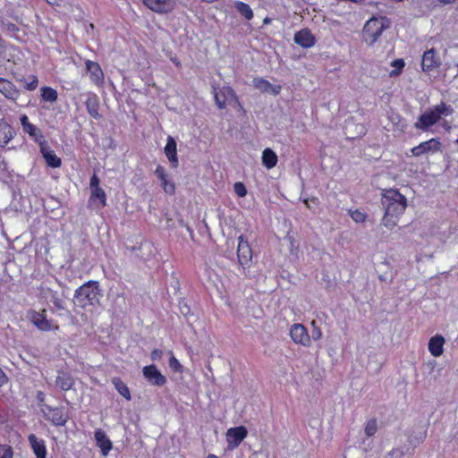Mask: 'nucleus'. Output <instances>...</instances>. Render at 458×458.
I'll list each match as a JSON object with an SVG mask.
<instances>
[{"mask_svg":"<svg viewBox=\"0 0 458 458\" xmlns=\"http://www.w3.org/2000/svg\"><path fill=\"white\" fill-rule=\"evenodd\" d=\"M206 458H219L217 455L209 454Z\"/></svg>","mask_w":458,"mask_h":458,"instance_id":"53","label":"nucleus"},{"mask_svg":"<svg viewBox=\"0 0 458 458\" xmlns=\"http://www.w3.org/2000/svg\"><path fill=\"white\" fill-rule=\"evenodd\" d=\"M15 135L13 126L4 118L0 119V147H6Z\"/></svg>","mask_w":458,"mask_h":458,"instance_id":"18","label":"nucleus"},{"mask_svg":"<svg viewBox=\"0 0 458 458\" xmlns=\"http://www.w3.org/2000/svg\"><path fill=\"white\" fill-rule=\"evenodd\" d=\"M215 100L218 107L221 109L225 108L232 100H234L240 108L243 109L234 90L229 86H224L219 89V90L215 93Z\"/></svg>","mask_w":458,"mask_h":458,"instance_id":"11","label":"nucleus"},{"mask_svg":"<svg viewBox=\"0 0 458 458\" xmlns=\"http://www.w3.org/2000/svg\"><path fill=\"white\" fill-rule=\"evenodd\" d=\"M44 397H45V395H44L43 392L38 393L37 398L39 402H42L44 400Z\"/></svg>","mask_w":458,"mask_h":458,"instance_id":"51","label":"nucleus"},{"mask_svg":"<svg viewBox=\"0 0 458 458\" xmlns=\"http://www.w3.org/2000/svg\"><path fill=\"white\" fill-rule=\"evenodd\" d=\"M142 375L151 386L161 387L167 383L166 377L154 364L144 366Z\"/></svg>","mask_w":458,"mask_h":458,"instance_id":"9","label":"nucleus"},{"mask_svg":"<svg viewBox=\"0 0 458 458\" xmlns=\"http://www.w3.org/2000/svg\"><path fill=\"white\" fill-rule=\"evenodd\" d=\"M391 65L394 67V70L390 72V76H394L401 72V58L394 60Z\"/></svg>","mask_w":458,"mask_h":458,"instance_id":"45","label":"nucleus"},{"mask_svg":"<svg viewBox=\"0 0 458 458\" xmlns=\"http://www.w3.org/2000/svg\"><path fill=\"white\" fill-rule=\"evenodd\" d=\"M97 445L100 448L103 455H107L111 451L113 445L111 440L107 437L104 430L98 428L94 434Z\"/></svg>","mask_w":458,"mask_h":458,"instance_id":"29","label":"nucleus"},{"mask_svg":"<svg viewBox=\"0 0 458 458\" xmlns=\"http://www.w3.org/2000/svg\"><path fill=\"white\" fill-rule=\"evenodd\" d=\"M261 160H262V165L267 169H272L276 165V164L278 162V157L274 150H272L269 148H267L262 152Z\"/></svg>","mask_w":458,"mask_h":458,"instance_id":"32","label":"nucleus"},{"mask_svg":"<svg viewBox=\"0 0 458 458\" xmlns=\"http://www.w3.org/2000/svg\"><path fill=\"white\" fill-rule=\"evenodd\" d=\"M453 114V108L444 103L435 106L420 115L415 123L417 128L427 129L435 124L442 116H448Z\"/></svg>","mask_w":458,"mask_h":458,"instance_id":"4","label":"nucleus"},{"mask_svg":"<svg viewBox=\"0 0 458 458\" xmlns=\"http://www.w3.org/2000/svg\"><path fill=\"white\" fill-rule=\"evenodd\" d=\"M439 59L436 56L435 51L430 49L424 53L422 57V69L426 72H432L435 68L439 65Z\"/></svg>","mask_w":458,"mask_h":458,"instance_id":"30","label":"nucleus"},{"mask_svg":"<svg viewBox=\"0 0 458 458\" xmlns=\"http://www.w3.org/2000/svg\"><path fill=\"white\" fill-rule=\"evenodd\" d=\"M442 151V143L437 139H430L429 140L421 142L419 146L411 148V153L418 157L423 154L433 155Z\"/></svg>","mask_w":458,"mask_h":458,"instance_id":"15","label":"nucleus"},{"mask_svg":"<svg viewBox=\"0 0 458 458\" xmlns=\"http://www.w3.org/2000/svg\"><path fill=\"white\" fill-rule=\"evenodd\" d=\"M164 151L171 166L173 168H177L179 165L177 145L175 140L172 136L167 137Z\"/></svg>","mask_w":458,"mask_h":458,"instance_id":"16","label":"nucleus"},{"mask_svg":"<svg viewBox=\"0 0 458 458\" xmlns=\"http://www.w3.org/2000/svg\"><path fill=\"white\" fill-rule=\"evenodd\" d=\"M28 441L36 458H47L45 440L38 438L35 434H30L28 436Z\"/></svg>","mask_w":458,"mask_h":458,"instance_id":"17","label":"nucleus"},{"mask_svg":"<svg viewBox=\"0 0 458 458\" xmlns=\"http://www.w3.org/2000/svg\"><path fill=\"white\" fill-rule=\"evenodd\" d=\"M85 106H86L87 112L92 118H94L96 120H98L101 118L102 115L99 113L100 102H99V98L98 97L97 94L89 93L87 99L85 101Z\"/></svg>","mask_w":458,"mask_h":458,"instance_id":"19","label":"nucleus"},{"mask_svg":"<svg viewBox=\"0 0 458 458\" xmlns=\"http://www.w3.org/2000/svg\"><path fill=\"white\" fill-rule=\"evenodd\" d=\"M253 252L250 242L244 237V235H240L238 237L237 259L239 265L242 267L244 272L250 267Z\"/></svg>","mask_w":458,"mask_h":458,"instance_id":"6","label":"nucleus"},{"mask_svg":"<svg viewBox=\"0 0 458 458\" xmlns=\"http://www.w3.org/2000/svg\"><path fill=\"white\" fill-rule=\"evenodd\" d=\"M281 89H282L281 85H273L272 84V88H269L268 92H271L273 95L276 96L281 92Z\"/></svg>","mask_w":458,"mask_h":458,"instance_id":"48","label":"nucleus"},{"mask_svg":"<svg viewBox=\"0 0 458 458\" xmlns=\"http://www.w3.org/2000/svg\"><path fill=\"white\" fill-rule=\"evenodd\" d=\"M247 435V428L243 426H239L229 428L226 433V437L230 444H233L234 446H237L243 441Z\"/></svg>","mask_w":458,"mask_h":458,"instance_id":"22","label":"nucleus"},{"mask_svg":"<svg viewBox=\"0 0 458 458\" xmlns=\"http://www.w3.org/2000/svg\"><path fill=\"white\" fill-rule=\"evenodd\" d=\"M29 81L25 82L24 88L27 90H35L38 86V79L36 75H30L29 77Z\"/></svg>","mask_w":458,"mask_h":458,"instance_id":"40","label":"nucleus"},{"mask_svg":"<svg viewBox=\"0 0 458 458\" xmlns=\"http://www.w3.org/2000/svg\"><path fill=\"white\" fill-rule=\"evenodd\" d=\"M40 98L41 101L44 102H49V103H55L57 101L58 98V93L57 91L48 86H44L40 89Z\"/></svg>","mask_w":458,"mask_h":458,"instance_id":"34","label":"nucleus"},{"mask_svg":"<svg viewBox=\"0 0 458 458\" xmlns=\"http://www.w3.org/2000/svg\"><path fill=\"white\" fill-rule=\"evenodd\" d=\"M0 22L3 28H4L9 32L15 33L20 30L17 25H15L13 22L5 21L4 19H2Z\"/></svg>","mask_w":458,"mask_h":458,"instance_id":"43","label":"nucleus"},{"mask_svg":"<svg viewBox=\"0 0 458 458\" xmlns=\"http://www.w3.org/2000/svg\"><path fill=\"white\" fill-rule=\"evenodd\" d=\"M381 195L382 205L385 208L382 225L392 230L397 226L400 220L401 193L397 189H384Z\"/></svg>","mask_w":458,"mask_h":458,"instance_id":"1","label":"nucleus"},{"mask_svg":"<svg viewBox=\"0 0 458 458\" xmlns=\"http://www.w3.org/2000/svg\"><path fill=\"white\" fill-rule=\"evenodd\" d=\"M99 184H100V179L98 178V176L96 174H94L91 176L90 181H89V188H90V190L101 188L99 186Z\"/></svg>","mask_w":458,"mask_h":458,"instance_id":"46","label":"nucleus"},{"mask_svg":"<svg viewBox=\"0 0 458 458\" xmlns=\"http://www.w3.org/2000/svg\"><path fill=\"white\" fill-rule=\"evenodd\" d=\"M163 351L161 349H154L150 352V359L152 360H159L163 357Z\"/></svg>","mask_w":458,"mask_h":458,"instance_id":"47","label":"nucleus"},{"mask_svg":"<svg viewBox=\"0 0 458 458\" xmlns=\"http://www.w3.org/2000/svg\"><path fill=\"white\" fill-rule=\"evenodd\" d=\"M294 42L304 48H310L315 45L316 38L310 30L303 29L294 34Z\"/></svg>","mask_w":458,"mask_h":458,"instance_id":"20","label":"nucleus"},{"mask_svg":"<svg viewBox=\"0 0 458 458\" xmlns=\"http://www.w3.org/2000/svg\"><path fill=\"white\" fill-rule=\"evenodd\" d=\"M20 122L24 133L28 134L30 140L38 143V146L43 145L46 141L42 131L35 124L30 122L27 114H23L20 117Z\"/></svg>","mask_w":458,"mask_h":458,"instance_id":"8","label":"nucleus"},{"mask_svg":"<svg viewBox=\"0 0 458 458\" xmlns=\"http://www.w3.org/2000/svg\"><path fill=\"white\" fill-rule=\"evenodd\" d=\"M20 49L11 44L6 43L4 39L0 38V64L5 63L16 64L20 59Z\"/></svg>","mask_w":458,"mask_h":458,"instance_id":"10","label":"nucleus"},{"mask_svg":"<svg viewBox=\"0 0 458 458\" xmlns=\"http://www.w3.org/2000/svg\"><path fill=\"white\" fill-rule=\"evenodd\" d=\"M142 4L157 13H168L174 10L175 0H142Z\"/></svg>","mask_w":458,"mask_h":458,"instance_id":"12","label":"nucleus"},{"mask_svg":"<svg viewBox=\"0 0 458 458\" xmlns=\"http://www.w3.org/2000/svg\"><path fill=\"white\" fill-rule=\"evenodd\" d=\"M8 378L4 372L0 369V387L3 386L6 382Z\"/></svg>","mask_w":458,"mask_h":458,"instance_id":"49","label":"nucleus"},{"mask_svg":"<svg viewBox=\"0 0 458 458\" xmlns=\"http://www.w3.org/2000/svg\"><path fill=\"white\" fill-rule=\"evenodd\" d=\"M169 366L174 371H181L182 369L181 363L174 355L169 359Z\"/></svg>","mask_w":458,"mask_h":458,"instance_id":"44","label":"nucleus"},{"mask_svg":"<svg viewBox=\"0 0 458 458\" xmlns=\"http://www.w3.org/2000/svg\"><path fill=\"white\" fill-rule=\"evenodd\" d=\"M311 326V335L312 338L317 341L319 340L322 337V332L320 327H318L316 320H312L310 323Z\"/></svg>","mask_w":458,"mask_h":458,"instance_id":"41","label":"nucleus"},{"mask_svg":"<svg viewBox=\"0 0 458 458\" xmlns=\"http://www.w3.org/2000/svg\"><path fill=\"white\" fill-rule=\"evenodd\" d=\"M75 385L73 377L67 371H58L55 386L64 392L71 390Z\"/></svg>","mask_w":458,"mask_h":458,"instance_id":"26","label":"nucleus"},{"mask_svg":"<svg viewBox=\"0 0 458 458\" xmlns=\"http://www.w3.org/2000/svg\"><path fill=\"white\" fill-rule=\"evenodd\" d=\"M438 1L446 4L454 3L455 0H438Z\"/></svg>","mask_w":458,"mask_h":458,"instance_id":"52","label":"nucleus"},{"mask_svg":"<svg viewBox=\"0 0 458 458\" xmlns=\"http://www.w3.org/2000/svg\"><path fill=\"white\" fill-rule=\"evenodd\" d=\"M171 61L174 63V64L177 68H182V63H181V61H180L177 57H173V58H171Z\"/></svg>","mask_w":458,"mask_h":458,"instance_id":"50","label":"nucleus"},{"mask_svg":"<svg viewBox=\"0 0 458 458\" xmlns=\"http://www.w3.org/2000/svg\"><path fill=\"white\" fill-rule=\"evenodd\" d=\"M234 192L239 197H245L247 195V189L243 182H237L233 185Z\"/></svg>","mask_w":458,"mask_h":458,"instance_id":"42","label":"nucleus"},{"mask_svg":"<svg viewBox=\"0 0 458 458\" xmlns=\"http://www.w3.org/2000/svg\"><path fill=\"white\" fill-rule=\"evenodd\" d=\"M156 176L160 180L162 188L168 194H174L175 186L174 182H169L168 175L164 166L158 165L155 169Z\"/></svg>","mask_w":458,"mask_h":458,"instance_id":"24","label":"nucleus"},{"mask_svg":"<svg viewBox=\"0 0 458 458\" xmlns=\"http://www.w3.org/2000/svg\"><path fill=\"white\" fill-rule=\"evenodd\" d=\"M377 422L376 419H370L368 420L365 426V434L367 437H372L377 433Z\"/></svg>","mask_w":458,"mask_h":458,"instance_id":"37","label":"nucleus"},{"mask_svg":"<svg viewBox=\"0 0 458 458\" xmlns=\"http://www.w3.org/2000/svg\"><path fill=\"white\" fill-rule=\"evenodd\" d=\"M39 148L48 166L53 168H58L62 165L61 158L55 155L54 150L48 148L47 142L39 146Z\"/></svg>","mask_w":458,"mask_h":458,"instance_id":"25","label":"nucleus"},{"mask_svg":"<svg viewBox=\"0 0 458 458\" xmlns=\"http://www.w3.org/2000/svg\"><path fill=\"white\" fill-rule=\"evenodd\" d=\"M41 411L45 420L50 421L54 426L63 427L69 420V412L64 406L52 407L44 404L41 407Z\"/></svg>","mask_w":458,"mask_h":458,"instance_id":"5","label":"nucleus"},{"mask_svg":"<svg viewBox=\"0 0 458 458\" xmlns=\"http://www.w3.org/2000/svg\"><path fill=\"white\" fill-rule=\"evenodd\" d=\"M40 293L43 297L49 298L50 301L57 310H62L65 309V302L59 296L56 291H54L51 288L47 287L45 284H42L40 286Z\"/></svg>","mask_w":458,"mask_h":458,"instance_id":"21","label":"nucleus"},{"mask_svg":"<svg viewBox=\"0 0 458 458\" xmlns=\"http://www.w3.org/2000/svg\"><path fill=\"white\" fill-rule=\"evenodd\" d=\"M254 87L262 92H268L269 88H272V84L266 79L255 78L253 80Z\"/></svg>","mask_w":458,"mask_h":458,"instance_id":"36","label":"nucleus"},{"mask_svg":"<svg viewBox=\"0 0 458 458\" xmlns=\"http://www.w3.org/2000/svg\"><path fill=\"white\" fill-rule=\"evenodd\" d=\"M13 450L11 445H0V458H13Z\"/></svg>","mask_w":458,"mask_h":458,"instance_id":"39","label":"nucleus"},{"mask_svg":"<svg viewBox=\"0 0 458 458\" xmlns=\"http://www.w3.org/2000/svg\"><path fill=\"white\" fill-rule=\"evenodd\" d=\"M402 200H403V208H404L406 205V199L403 196Z\"/></svg>","mask_w":458,"mask_h":458,"instance_id":"54","label":"nucleus"},{"mask_svg":"<svg viewBox=\"0 0 458 458\" xmlns=\"http://www.w3.org/2000/svg\"><path fill=\"white\" fill-rule=\"evenodd\" d=\"M30 320L40 331H57L59 329V326L55 321L47 319L46 309H42L39 311H32Z\"/></svg>","mask_w":458,"mask_h":458,"instance_id":"7","label":"nucleus"},{"mask_svg":"<svg viewBox=\"0 0 458 458\" xmlns=\"http://www.w3.org/2000/svg\"><path fill=\"white\" fill-rule=\"evenodd\" d=\"M390 21L386 17L373 16L363 26L361 36L368 46L374 45L382 35L383 31L388 29Z\"/></svg>","mask_w":458,"mask_h":458,"instance_id":"2","label":"nucleus"},{"mask_svg":"<svg viewBox=\"0 0 458 458\" xmlns=\"http://www.w3.org/2000/svg\"><path fill=\"white\" fill-rule=\"evenodd\" d=\"M445 344V339L441 335H436L432 336L428 344V352L434 357H439L444 352V344Z\"/></svg>","mask_w":458,"mask_h":458,"instance_id":"28","label":"nucleus"},{"mask_svg":"<svg viewBox=\"0 0 458 458\" xmlns=\"http://www.w3.org/2000/svg\"><path fill=\"white\" fill-rule=\"evenodd\" d=\"M290 336L292 340L297 344L308 347L311 344L308 330L302 324H293L290 328Z\"/></svg>","mask_w":458,"mask_h":458,"instance_id":"14","label":"nucleus"},{"mask_svg":"<svg viewBox=\"0 0 458 458\" xmlns=\"http://www.w3.org/2000/svg\"><path fill=\"white\" fill-rule=\"evenodd\" d=\"M100 290L98 281H88L77 288L74 293V298L78 306L86 308L96 306L99 302Z\"/></svg>","mask_w":458,"mask_h":458,"instance_id":"3","label":"nucleus"},{"mask_svg":"<svg viewBox=\"0 0 458 458\" xmlns=\"http://www.w3.org/2000/svg\"><path fill=\"white\" fill-rule=\"evenodd\" d=\"M47 2L50 3L51 4H53L54 3L51 2L50 0H47Z\"/></svg>","mask_w":458,"mask_h":458,"instance_id":"56","label":"nucleus"},{"mask_svg":"<svg viewBox=\"0 0 458 458\" xmlns=\"http://www.w3.org/2000/svg\"><path fill=\"white\" fill-rule=\"evenodd\" d=\"M426 437V430L420 428L415 431H412L408 436L409 445L406 447V451L409 452L419 445Z\"/></svg>","mask_w":458,"mask_h":458,"instance_id":"31","label":"nucleus"},{"mask_svg":"<svg viewBox=\"0 0 458 458\" xmlns=\"http://www.w3.org/2000/svg\"><path fill=\"white\" fill-rule=\"evenodd\" d=\"M0 92L8 99L17 100L20 91L16 86L7 79L0 78Z\"/></svg>","mask_w":458,"mask_h":458,"instance_id":"23","label":"nucleus"},{"mask_svg":"<svg viewBox=\"0 0 458 458\" xmlns=\"http://www.w3.org/2000/svg\"><path fill=\"white\" fill-rule=\"evenodd\" d=\"M349 213H350V216L352 217V219L356 223H363V222H365V220L367 218V214L364 212H361L359 209L349 210Z\"/></svg>","mask_w":458,"mask_h":458,"instance_id":"38","label":"nucleus"},{"mask_svg":"<svg viewBox=\"0 0 458 458\" xmlns=\"http://www.w3.org/2000/svg\"><path fill=\"white\" fill-rule=\"evenodd\" d=\"M112 384L114 385L116 391L124 397L127 401L131 400V395L127 385L118 377L112 378Z\"/></svg>","mask_w":458,"mask_h":458,"instance_id":"33","label":"nucleus"},{"mask_svg":"<svg viewBox=\"0 0 458 458\" xmlns=\"http://www.w3.org/2000/svg\"><path fill=\"white\" fill-rule=\"evenodd\" d=\"M236 11L246 20L250 21L253 18V12L250 6L242 1H235L233 4Z\"/></svg>","mask_w":458,"mask_h":458,"instance_id":"35","label":"nucleus"},{"mask_svg":"<svg viewBox=\"0 0 458 458\" xmlns=\"http://www.w3.org/2000/svg\"><path fill=\"white\" fill-rule=\"evenodd\" d=\"M270 21V19L269 18H265L264 20V23L267 24Z\"/></svg>","mask_w":458,"mask_h":458,"instance_id":"55","label":"nucleus"},{"mask_svg":"<svg viewBox=\"0 0 458 458\" xmlns=\"http://www.w3.org/2000/svg\"><path fill=\"white\" fill-rule=\"evenodd\" d=\"M85 67L89 72L90 81L98 88L103 87L105 74L99 64L88 59L85 61Z\"/></svg>","mask_w":458,"mask_h":458,"instance_id":"13","label":"nucleus"},{"mask_svg":"<svg viewBox=\"0 0 458 458\" xmlns=\"http://www.w3.org/2000/svg\"><path fill=\"white\" fill-rule=\"evenodd\" d=\"M89 205L99 209L106 206V194L102 188L90 190Z\"/></svg>","mask_w":458,"mask_h":458,"instance_id":"27","label":"nucleus"}]
</instances>
